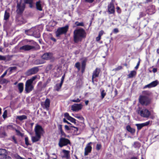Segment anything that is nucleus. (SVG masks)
<instances>
[{
  "label": "nucleus",
  "instance_id": "nucleus-25",
  "mask_svg": "<svg viewBox=\"0 0 159 159\" xmlns=\"http://www.w3.org/2000/svg\"><path fill=\"white\" fill-rule=\"evenodd\" d=\"M27 116L25 115H23L22 116H17L16 117V119L19 120H20L21 121L24 120H25L27 119Z\"/></svg>",
  "mask_w": 159,
  "mask_h": 159
},
{
  "label": "nucleus",
  "instance_id": "nucleus-45",
  "mask_svg": "<svg viewBox=\"0 0 159 159\" xmlns=\"http://www.w3.org/2000/svg\"><path fill=\"white\" fill-rule=\"evenodd\" d=\"M3 159H11V158L10 157L7 156L6 154L3 157Z\"/></svg>",
  "mask_w": 159,
  "mask_h": 159
},
{
  "label": "nucleus",
  "instance_id": "nucleus-58",
  "mask_svg": "<svg viewBox=\"0 0 159 159\" xmlns=\"http://www.w3.org/2000/svg\"><path fill=\"white\" fill-rule=\"evenodd\" d=\"M7 70L1 76V77L3 78V77L7 74Z\"/></svg>",
  "mask_w": 159,
  "mask_h": 159
},
{
  "label": "nucleus",
  "instance_id": "nucleus-3",
  "mask_svg": "<svg viewBox=\"0 0 159 159\" xmlns=\"http://www.w3.org/2000/svg\"><path fill=\"white\" fill-rule=\"evenodd\" d=\"M150 95L149 92L143 91L142 94L139 96V100L140 103L142 105L147 106L150 102V99L148 96Z\"/></svg>",
  "mask_w": 159,
  "mask_h": 159
},
{
  "label": "nucleus",
  "instance_id": "nucleus-37",
  "mask_svg": "<svg viewBox=\"0 0 159 159\" xmlns=\"http://www.w3.org/2000/svg\"><path fill=\"white\" fill-rule=\"evenodd\" d=\"M75 24L77 26H83L84 24L82 22H79L78 21L75 22Z\"/></svg>",
  "mask_w": 159,
  "mask_h": 159
},
{
  "label": "nucleus",
  "instance_id": "nucleus-57",
  "mask_svg": "<svg viewBox=\"0 0 159 159\" xmlns=\"http://www.w3.org/2000/svg\"><path fill=\"white\" fill-rule=\"evenodd\" d=\"M94 0H85V1L88 2L92 3L93 2Z\"/></svg>",
  "mask_w": 159,
  "mask_h": 159
},
{
  "label": "nucleus",
  "instance_id": "nucleus-12",
  "mask_svg": "<svg viewBox=\"0 0 159 159\" xmlns=\"http://www.w3.org/2000/svg\"><path fill=\"white\" fill-rule=\"evenodd\" d=\"M159 83V82L158 80H156L153 81L150 83L145 85L143 88L146 89L147 88H150L152 87H154L156 86Z\"/></svg>",
  "mask_w": 159,
  "mask_h": 159
},
{
  "label": "nucleus",
  "instance_id": "nucleus-30",
  "mask_svg": "<svg viewBox=\"0 0 159 159\" xmlns=\"http://www.w3.org/2000/svg\"><path fill=\"white\" fill-rule=\"evenodd\" d=\"M7 153L6 150L2 149H0V155L2 157L5 156V155L7 154Z\"/></svg>",
  "mask_w": 159,
  "mask_h": 159
},
{
  "label": "nucleus",
  "instance_id": "nucleus-35",
  "mask_svg": "<svg viewBox=\"0 0 159 159\" xmlns=\"http://www.w3.org/2000/svg\"><path fill=\"white\" fill-rule=\"evenodd\" d=\"M68 120L72 123H74L75 124L76 123L75 119L71 116L69 117V118Z\"/></svg>",
  "mask_w": 159,
  "mask_h": 159
},
{
  "label": "nucleus",
  "instance_id": "nucleus-24",
  "mask_svg": "<svg viewBox=\"0 0 159 159\" xmlns=\"http://www.w3.org/2000/svg\"><path fill=\"white\" fill-rule=\"evenodd\" d=\"M50 103V100L48 98H47L46 99V100H45V103H44L45 106V108L46 109H47V110L48 109V108L49 107Z\"/></svg>",
  "mask_w": 159,
  "mask_h": 159
},
{
  "label": "nucleus",
  "instance_id": "nucleus-19",
  "mask_svg": "<svg viewBox=\"0 0 159 159\" xmlns=\"http://www.w3.org/2000/svg\"><path fill=\"white\" fill-rule=\"evenodd\" d=\"M52 57V55L51 53H44L42 56L43 59L48 60L51 59Z\"/></svg>",
  "mask_w": 159,
  "mask_h": 159
},
{
  "label": "nucleus",
  "instance_id": "nucleus-39",
  "mask_svg": "<svg viewBox=\"0 0 159 159\" xmlns=\"http://www.w3.org/2000/svg\"><path fill=\"white\" fill-rule=\"evenodd\" d=\"M122 69V67L121 66H119L118 67H116L114 69H113L112 70L113 71H117L118 70H120Z\"/></svg>",
  "mask_w": 159,
  "mask_h": 159
},
{
  "label": "nucleus",
  "instance_id": "nucleus-61",
  "mask_svg": "<svg viewBox=\"0 0 159 159\" xmlns=\"http://www.w3.org/2000/svg\"><path fill=\"white\" fill-rule=\"evenodd\" d=\"M152 71L153 72L155 73L157 72V70L156 68H153L152 70Z\"/></svg>",
  "mask_w": 159,
  "mask_h": 159
},
{
  "label": "nucleus",
  "instance_id": "nucleus-1",
  "mask_svg": "<svg viewBox=\"0 0 159 159\" xmlns=\"http://www.w3.org/2000/svg\"><path fill=\"white\" fill-rule=\"evenodd\" d=\"M85 31L83 29H78L74 31V39L75 43L81 41L82 39L85 37Z\"/></svg>",
  "mask_w": 159,
  "mask_h": 159
},
{
  "label": "nucleus",
  "instance_id": "nucleus-13",
  "mask_svg": "<svg viewBox=\"0 0 159 159\" xmlns=\"http://www.w3.org/2000/svg\"><path fill=\"white\" fill-rule=\"evenodd\" d=\"M150 121H148L145 123L141 124H136L135 125L137 127V129L138 130L141 129L143 127L147 126L150 124Z\"/></svg>",
  "mask_w": 159,
  "mask_h": 159
},
{
  "label": "nucleus",
  "instance_id": "nucleus-43",
  "mask_svg": "<svg viewBox=\"0 0 159 159\" xmlns=\"http://www.w3.org/2000/svg\"><path fill=\"white\" fill-rule=\"evenodd\" d=\"M6 58L5 56L0 55V60L5 61L6 60Z\"/></svg>",
  "mask_w": 159,
  "mask_h": 159
},
{
  "label": "nucleus",
  "instance_id": "nucleus-8",
  "mask_svg": "<svg viewBox=\"0 0 159 159\" xmlns=\"http://www.w3.org/2000/svg\"><path fill=\"white\" fill-rule=\"evenodd\" d=\"M35 134H37L41 136L44 133V130L42 127L37 124L34 129Z\"/></svg>",
  "mask_w": 159,
  "mask_h": 159
},
{
  "label": "nucleus",
  "instance_id": "nucleus-49",
  "mask_svg": "<svg viewBox=\"0 0 159 159\" xmlns=\"http://www.w3.org/2000/svg\"><path fill=\"white\" fill-rule=\"evenodd\" d=\"M104 33V32L102 30H101L100 31L98 35L99 36H101L103 35V34Z\"/></svg>",
  "mask_w": 159,
  "mask_h": 159
},
{
  "label": "nucleus",
  "instance_id": "nucleus-33",
  "mask_svg": "<svg viewBox=\"0 0 159 159\" xmlns=\"http://www.w3.org/2000/svg\"><path fill=\"white\" fill-rule=\"evenodd\" d=\"M57 22L54 20H51L49 23V25L52 27H54L57 24Z\"/></svg>",
  "mask_w": 159,
  "mask_h": 159
},
{
  "label": "nucleus",
  "instance_id": "nucleus-62",
  "mask_svg": "<svg viewBox=\"0 0 159 159\" xmlns=\"http://www.w3.org/2000/svg\"><path fill=\"white\" fill-rule=\"evenodd\" d=\"M130 159H138L136 157H131Z\"/></svg>",
  "mask_w": 159,
  "mask_h": 159
},
{
  "label": "nucleus",
  "instance_id": "nucleus-2",
  "mask_svg": "<svg viewBox=\"0 0 159 159\" xmlns=\"http://www.w3.org/2000/svg\"><path fill=\"white\" fill-rule=\"evenodd\" d=\"M25 3H28L30 7L32 8L33 7V0H21L19 3L17 4V10L16 11L18 14L21 13L24 11Z\"/></svg>",
  "mask_w": 159,
  "mask_h": 159
},
{
  "label": "nucleus",
  "instance_id": "nucleus-60",
  "mask_svg": "<svg viewBox=\"0 0 159 159\" xmlns=\"http://www.w3.org/2000/svg\"><path fill=\"white\" fill-rule=\"evenodd\" d=\"M63 121L65 122V123H67L68 124H71L69 123V122H68L65 119H63Z\"/></svg>",
  "mask_w": 159,
  "mask_h": 159
},
{
  "label": "nucleus",
  "instance_id": "nucleus-22",
  "mask_svg": "<svg viewBox=\"0 0 159 159\" xmlns=\"http://www.w3.org/2000/svg\"><path fill=\"white\" fill-rule=\"evenodd\" d=\"M86 60H83L81 63V68H82V72L83 73L84 72L86 66Z\"/></svg>",
  "mask_w": 159,
  "mask_h": 159
},
{
  "label": "nucleus",
  "instance_id": "nucleus-52",
  "mask_svg": "<svg viewBox=\"0 0 159 159\" xmlns=\"http://www.w3.org/2000/svg\"><path fill=\"white\" fill-rule=\"evenodd\" d=\"M64 116L65 117H66L67 119H68L69 117H70V116H69V114L67 113H66L65 114Z\"/></svg>",
  "mask_w": 159,
  "mask_h": 159
},
{
  "label": "nucleus",
  "instance_id": "nucleus-18",
  "mask_svg": "<svg viewBox=\"0 0 159 159\" xmlns=\"http://www.w3.org/2000/svg\"><path fill=\"white\" fill-rule=\"evenodd\" d=\"M62 152L64 153V155L62 157V158H66V159H69L70 157V152L65 149L62 150Z\"/></svg>",
  "mask_w": 159,
  "mask_h": 159
},
{
  "label": "nucleus",
  "instance_id": "nucleus-26",
  "mask_svg": "<svg viewBox=\"0 0 159 159\" xmlns=\"http://www.w3.org/2000/svg\"><path fill=\"white\" fill-rule=\"evenodd\" d=\"M18 87L20 93H21L23 90V84L21 83H19L18 84Z\"/></svg>",
  "mask_w": 159,
  "mask_h": 159
},
{
  "label": "nucleus",
  "instance_id": "nucleus-4",
  "mask_svg": "<svg viewBox=\"0 0 159 159\" xmlns=\"http://www.w3.org/2000/svg\"><path fill=\"white\" fill-rule=\"evenodd\" d=\"M36 78V76H34L26 81L25 84V90L27 93H30L33 89L34 86L32 84Z\"/></svg>",
  "mask_w": 159,
  "mask_h": 159
},
{
  "label": "nucleus",
  "instance_id": "nucleus-50",
  "mask_svg": "<svg viewBox=\"0 0 159 159\" xmlns=\"http://www.w3.org/2000/svg\"><path fill=\"white\" fill-rule=\"evenodd\" d=\"M12 141L14 142V143H16V144L17 143V142L16 139H15V137L14 136L12 137Z\"/></svg>",
  "mask_w": 159,
  "mask_h": 159
},
{
  "label": "nucleus",
  "instance_id": "nucleus-55",
  "mask_svg": "<svg viewBox=\"0 0 159 159\" xmlns=\"http://www.w3.org/2000/svg\"><path fill=\"white\" fill-rule=\"evenodd\" d=\"M101 37L100 36H99L98 35V37H96V40L97 41H99L100 40V39H101Z\"/></svg>",
  "mask_w": 159,
  "mask_h": 159
},
{
  "label": "nucleus",
  "instance_id": "nucleus-63",
  "mask_svg": "<svg viewBox=\"0 0 159 159\" xmlns=\"http://www.w3.org/2000/svg\"><path fill=\"white\" fill-rule=\"evenodd\" d=\"M89 103V101L88 100L86 101H85V104L87 105Z\"/></svg>",
  "mask_w": 159,
  "mask_h": 159
},
{
  "label": "nucleus",
  "instance_id": "nucleus-34",
  "mask_svg": "<svg viewBox=\"0 0 159 159\" xmlns=\"http://www.w3.org/2000/svg\"><path fill=\"white\" fill-rule=\"evenodd\" d=\"M74 116L75 117L80 120H82L83 119V117L81 116L80 115L78 114H75V115H74Z\"/></svg>",
  "mask_w": 159,
  "mask_h": 159
},
{
  "label": "nucleus",
  "instance_id": "nucleus-31",
  "mask_svg": "<svg viewBox=\"0 0 159 159\" xmlns=\"http://www.w3.org/2000/svg\"><path fill=\"white\" fill-rule=\"evenodd\" d=\"M140 146V144L138 142H134L133 145V147L135 148H139Z\"/></svg>",
  "mask_w": 159,
  "mask_h": 159
},
{
  "label": "nucleus",
  "instance_id": "nucleus-11",
  "mask_svg": "<svg viewBox=\"0 0 159 159\" xmlns=\"http://www.w3.org/2000/svg\"><path fill=\"white\" fill-rule=\"evenodd\" d=\"M91 143V142H90L88 143L85 148L84 153V155L85 156L88 155L89 153L91 152L92 151V147L90 144Z\"/></svg>",
  "mask_w": 159,
  "mask_h": 159
},
{
  "label": "nucleus",
  "instance_id": "nucleus-36",
  "mask_svg": "<svg viewBox=\"0 0 159 159\" xmlns=\"http://www.w3.org/2000/svg\"><path fill=\"white\" fill-rule=\"evenodd\" d=\"M106 93L105 92V90H103L101 92V97L102 99H103L105 96L106 95Z\"/></svg>",
  "mask_w": 159,
  "mask_h": 159
},
{
  "label": "nucleus",
  "instance_id": "nucleus-20",
  "mask_svg": "<svg viewBox=\"0 0 159 159\" xmlns=\"http://www.w3.org/2000/svg\"><path fill=\"white\" fill-rule=\"evenodd\" d=\"M108 11L110 13H113L114 12V7L112 3H111L108 6Z\"/></svg>",
  "mask_w": 159,
  "mask_h": 159
},
{
  "label": "nucleus",
  "instance_id": "nucleus-23",
  "mask_svg": "<svg viewBox=\"0 0 159 159\" xmlns=\"http://www.w3.org/2000/svg\"><path fill=\"white\" fill-rule=\"evenodd\" d=\"M127 130L132 134H133L135 132L134 129L131 128L129 125H128L126 127Z\"/></svg>",
  "mask_w": 159,
  "mask_h": 159
},
{
  "label": "nucleus",
  "instance_id": "nucleus-27",
  "mask_svg": "<svg viewBox=\"0 0 159 159\" xmlns=\"http://www.w3.org/2000/svg\"><path fill=\"white\" fill-rule=\"evenodd\" d=\"M62 84L61 83L57 84L54 87V89L57 91H59L61 87Z\"/></svg>",
  "mask_w": 159,
  "mask_h": 159
},
{
  "label": "nucleus",
  "instance_id": "nucleus-54",
  "mask_svg": "<svg viewBox=\"0 0 159 159\" xmlns=\"http://www.w3.org/2000/svg\"><path fill=\"white\" fill-rule=\"evenodd\" d=\"M27 42H31V43L32 44H33V45H35V43L34 42V41H33V40H27Z\"/></svg>",
  "mask_w": 159,
  "mask_h": 159
},
{
  "label": "nucleus",
  "instance_id": "nucleus-17",
  "mask_svg": "<svg viewBox=\"0 0 159 159\" xmlns=\"http://www.w3.org/2000/svg\"><path fill=\"white\" fill-rule=\"evenodd\" d=\"M43 2L39 0L36 2V8L37 9L40 11L42 10Z\"/></svg>",
  "mask_w": 159,
  "mask_h": 159
},
{
  "label": "nucleus",
  "instance_id": "nucleus-5",
  "mask_svg": "<svg viewBox=\"0 0 159 159\" xmlns=\"http://www.w3.org/2000/svg\"><path fill=\"white\" fill-rule=\"evenodd\" d=\"M25 33L28 35H32L36 38H39L40 36L38 26L33 27L30 30L25 31Z\"/></svg>",
  "mask_w": 159,
  "mask_h": 159
},
{
  "label": "nucleus",
  "instance_id": "nucleus-15",
  "mask_svg": "<svg viewBox=\"0 0 159 159\" xmlns=\"http://www.w3.org/2000/svg\"><path fill=\"white\" fill-rule=\"evenodd\" d=\"M100 71V69L99 68H97L93 72L92 77V81L94 83L93 79L94 78L98 76L99 74Z\"/></svg>",
  "mask_w": 159,
  "mask_h": 159
},
{
  "label": "nucleus",
  "instance_id": "nucleus-14",
  "mask_svg": "<svg viewBox=\"0 0 159 159\" xmlns=\"http://www.w3.org/2000/svg\"><path fill=\"white\" fill-rule=\"evenodd\" d=\"M34 48V46L29 45H25L21 47L20 48V50L27 51L33 49Z\"/></svg>",
  "mask_w": 159,
  "mask_h": 159
},
{
  "label": "nucleus",
  "instance_id": "nucleus-16",
  "mask_svg": "<svg viewBox=\"0 0 159 159\" xmlns=\"http://www.w3.org/2000/svg\"><path fill=\"white\" fill-rule=\"evenodd\" d=\"M38 71V69L37 67H34L28 70L26 72L27 75H30L36 74Z\"/></svg>",
  "mask_w": 159,
  "mask_h": 159
},
{
  "label": "nucleus",
  "instance_id": "nucleus-59",
  "mask_svg": "<svg viewBox=\"0 0 159 159\" xmlns=\"http://www.w3.org/2000/svg\"><path fill=\"white\" fill-rule=\"evenodd\" d=\"M65 129L67 130H69L70 129L69 126L67 125H65Z\"/></svg>",
  "mask_w": 159,
  "mask_h": 159
},
{
  "label": "nucleus",
  "instance_id": "nucleus-64",
  "mask_svg": "<svg viewBox=\"0 0 159 159\" xmlns=\"http://www.w3.org/2000/svg\"><path fill=\"white\" fill-rule=\"evenodd\" d=\"M51 39L54 42H55L56 41V40L54 38H52Z\"/></svg>",
  "mask_w": 159,
  "mask_h": 159
},
{
  "label": "nucleus",
  "instance_id": "nucleus-53",
  "mask_svg": "<svg viewBox=\"0 0 159 159\" xmlns=\"http://www.w3.org/2000/svg\"><path fill=\"white\" fill-rule=\"evenodd\" d=\"M58 129L60 130V132L62 131V125H59L58 126Z\"/></svg>",
  "mask_w": 159,
  "mask_h": 159
},
{
  "label": "nucleus",
  "instance_id": "nucleus-46",
  "mask_svg": "<svg viewBox=\"0 0 159 159\" xmlns=\"http://www.w3.org/2000/svg\"><path fill=\"white\" fill-rule=\"evenodd\" d=\"M61 134V136L63 137H66V135L65 134V133L63 132V131L60 132Z\"/></svg>",
  "mask_w": 159,
  "mask_h": 159
},
{
  "label": "nucleus",
  "instance_id": "nucleus-6",
  "mask_svg": "<svg viewBox=\"0 0 159 159\" xmlns=\"http://www.w3.org/2000/svg\"><path fill=\"white\" fill-rule=\"evenodd\" d=\"M137 112L141 116L145 118L148 117L150 115V112L145 108L142 109L139 107L138 109Z\"/></svg>",
  "mask_w": 159,
  "mask_h": 159
},
{
  "label": "nucleus",
  "instance_id": "nucleus-41",
  "mask_svg": "<svg viewBox=\"0 0 159 159\" xmlns=\"http://www.w3.org/2000/svg\"><path fill=\"white\" fill-rule=\"evenodd\" d=\"M25 144L27 145H30V143L29 142V140H28V138L27 137H25Z\"/></svg>",
  "mask_w": 159,
  "mask_h": 159
},
{
  "label": "nucleus",
  "instance_id": "nucleus-21",
  "mask_svg": "<svg viewBox=\"0 0 159 159\" xmlns=\"http://www.w3.org/2000/svg\"><path fill=\"white\" fill-rule=\"evenodd\" d=\"M41 136L37 134H35V136L31 137L32 141L33 142H35L38 141L40 139Z\"/></svg>",
  "mask_w": 159,
  "mask_h": 159
},
{
  "label": "nucleus",
  "instance_id": "nucleus-38",
  "mask_svg": "<svg viewBox=\"0 0 159 159\" xmlns=\"http://www.w3.org/2000/svg\"><path fill=\"white\" fill-rule=\"evenodd\" d=\"M75 66L77 68L79 71L80 70V64L79 62L76 63L75 64Z\"/></svg>",
  "mask_w": 159,
  "mask_h": 159
},
{
  "label": "nucleus",
  "instance_id": "nucleus-28",
  "mask_svg": "<svg viewBox=\"0 0 159 159\" xmlns=\"http://www.w3.org/2000/svg\"><path fill=\"white\" fill-rule=\"evenodd\" d=\"M136 74V72L135 71H132L130 72V73L128 75V77L129 78H133L134 76H135Z\"/></svg>",
  "mask_w": 159,
  "mask_h": 159
},
{
  "label": "nucleus",
  "instance_id": "nucleus-48",
  "mask_svg": "<svg viewBox=\"0 0 159 159\" xmlns=\"http://www.w3.org/2000/svg\"><path fill=\"white\" fill-rule=\"evenodd\" d=\"M140 63V59H139V61H138V62L137 63L136 66L135 67V68L136 69H137L138 68H139V65Z\"/></svg>",
  "mask_w": 159,
  "mask_h": 159
},
{
  "label": "nucleus",
  "instance_id": "nucleus-7",
  "mask_svg": "<svg viewBox=\"0 0 159 159\" xmlns=\"http://www.w3.org/2000/svg\"><path fill=\"white\" fill-rule=\"evenodd\" d=\"M68 25L59 28L56 32V36L59 37L62 34H66L68 30Z\"/></svg>",
  "mask_w": 159,
  "mask_h": 159
},
{
  "label": "nucleus",
  "instance_id": "nucleus-42",
  "mask_svg": "<svg viewBox=\"0 0 159 159\" xmlns=\"http://www.w3.org/2000/svg\"><path fill=\"white\" fill-rule=\"evenodd\" d=\"M81 101V100L79 98H77V99H74L72 100L71 101L74 102H80Z\"/></svg>",
  "mask_w": 159,
  "mask_h": 159
},
{
  "label": "nucleus",
  "instance_id": "nucleus-56",
  "mask_svg": "<svg viewBox=\"0 0 159 159\" xmlns=\"http://www.w3.org/2000/svg\"><path fill=\"white\" fill-rule=\"evenodd\" d=\"M113 31L114 33H117L118 32L119 30L117 28H115L114 29Z\"/></svg>",
  "mask_w": 159,
  "mask_h": 159
},
{
  "label": "nucleus",
  "instance_id": "nucleus-9",
  "mask_svg": "<svg viewBox=\"0 0 159 159\" xmlns=\"http://www.w3.org/2000/svg\"><path fill=\"white\" fill-rule=\"evenodd\" d=\"M70 143L69 140L63 137H61L60 139L58 145L60 147L62 148Z\"/></svg>",
  "mask_w": 159,
  "mask_h": 159
},
{
  "label": "nucleus",
  "instance_id": "nucleus-32",
  "mask_svg": "<svg viewBox=\"0 0 159 159\" xmlns=\"http://www.w3.org/2000/svg\"><path fill=\"white\" fill-rule=\"evenodd\" d=\"M8 82V80L5 79H3L0 80V84H7Z\"/></svg>",
  "mask_w": 159,
  "mask_h": 159
},
{
  "label": "nucleus",
  "instance_id": "nucleus-29",
  "mask_svg": "<svg viewBox=\"0 0 159 159\" xmlns=\"http://www.w3.org/2000/svg\"><path fill=\"white\" fill-rule=\"evenodd\" d=\"M10 17V14L9 13L7 12V11H6L4 15V19L6 20H7Z\"/></svg>",
  "mask_w": 159,
  "mask_h": 159
},
{
  "label": "nucleus",
  "instance_id": "nucleus-47",
  "mask_svg": "<svg viewBox=\"0 0 159 159\" xmlns=\"http://www.w3.org/2000/svg\"><path fill=\"white\" fill-rule=\"evenodd\" d=\"M16 69V67H11L9 68L8 70H9L10 72H11L12 70H15Z\"/></svg>",
  "mask_w": 159,
  "mask_h": 159
},
{
  "label": "nucleus",
  "instance_id": "nucleus-40",
  "mask_svg": "<svg viewBox=\"0 0 159 159\" xmlns=\"http://www.w3.org/2000/svg\"><path fill=\"white\" fill-rule=\"evenodd\" d=\"M7 111L6 110L4 111L2 115L4 119H5L7 117Z\"/></svg>",
  "mask_w": 159,
  "mask_h": 159
},
{
  "label": "nucleus",
  "instance_id": "nucleus-44",
  "mask_svg": "<svg viewBox=\"0 0 159 159\" xmlns=\"http://www.w3.org/2000/svg\"><path fill=\"white\" fill-rule=\"evenodd\" d=\"M101 148V145L100 144H98L96 146V149L98 150H99Z\"/></svg>",
  "mask_w": 159,
  "mask_h": 159
},
{
  "label": "nucleus",
  "instance_id": "nucleus-51",
  "mask_svg": "<svg viewBox=\"0 0 159 159\" xmlns=\"http://www.w3.org/2000/svg\"><path fill=\"white\" fill-rule=\"evenodd\" d=\"M64 78H65V75H64L61 77V80L60 82V83L63 84V81H64Z\"/></svg>",
  "mask_w": 159,
  "mask_h": 159
},
{
  "label": "nucleus",
  "instance_id": "nucleus-10",
  "mask_svg": "<svg viewBox=\"0 0 159 159\" xmlns=\"http://www.w3.org/2000/svg\"><path fill=\"white\" fill-rule=\"evenodd\" d=\"M82 106L81 104L75 103L71 106V109L73 111H77L82 109Z\"/></svg>",
  "mask_w": 159,
  "mask_h": 159
}]
</instances>
